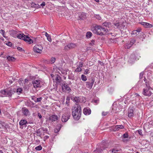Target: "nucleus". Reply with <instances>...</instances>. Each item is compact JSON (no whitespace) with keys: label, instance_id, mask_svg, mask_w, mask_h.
<instances>
[{"label":"nucleus","instance_id":"nucleus-24","mask_svg":"<svg viewBox=\"0 0 153 153\" xmlns=\"http://www.w3.org/2000/svg\"><path fill=\"white\" fill-rule=\"evenodd\" d=\"M7 59L10 62H14L16 60V59L14 57L10 56H7Z\"/></svg>","mask_w":153,"mask_h":153},{"label":"nucleus","instance_id":"nucleus-52","mask_svg":"<svg viewBox=\"0 0 153 153\" xmlns=\"http://www.w3.org/2000/svg\"><path fill=\"white\" fill-rule=\"evenodd\" d=\"M45 2L44 1H42V3L40 4V6H41L42 7V8H43V7L45 5Z\"/></svg>","mask_w":153,"mask_h":153},{"label":"nucleus","instance_id":"nucleus-42","mask_svg":"<svg viewBox=\"0 0 153 153\" xmlns=\"http://www.w3.org/2000/svg\"><path fill=\"white\" fill-rule=\"evenodd\" d=\"M128 137V135L127 132H126L123 135V137L124 138H127Z\"/></svg>","mask_w":153,"mask_h":153},{"label":"nucleus","instance_id":"nucleus-40","mask_svg":"<svg viewBox=\"0 0 153 153\" xmlns=\"http://www.w3.org/2000/svg\"><path fill=\"white\" fill-rule=\"evenodd\" d=\"M94 16L96 19L98 20H100L101 19V17L99 15H95Z\"/></svg>","mask_w":153,"mask_h":153},{"label":"nucleus","instance_id":"nucleus-5","mask_svg":"<svg viewBox=\"0 0 153 153\" xmlns=\"http://www.w3.org/2000/svg\"><path fill=\"white\" fill-rule=\"evenodd\" d=\"M95 81V79L94 78L91 77L90 79L89 80V81L86 82V87L88 89H91L92 87V86L94 83Z\"/></svg>","mask_w":153,"mask_h":153},{"label":"nucleus","instance_id":"nucleus-30","mask_svg":"<svg viewBox=\"0 0 153 153\" xmlns=\"http://www.w3.org/2000/svg\"><path fill=\"white\" fill-rule=\"evenodd\" d=\"M36 135L37 136L41 137L42 135V133L40 129H39L36 130Z\"/></svg>","mask_w":153,"mask_h":153},{"label":"nucleus","instance_id":"nucleus-14","mask_svg":"<svg viewBox=\"0 0 153 153\" xmlns=\"http://www.w3.org/2000/svg\"><path fill=\"white\" fill-rule=\"evenodd\" d=\"M62 88L63 91L65 92H69L71 90V89L69 87L68 85L66 84H64L62 86Z\"/></svg>","mask_w":153,"mask_h":153},{"label":"nucleus","instance_id":"nucleus-49","mask_svg":"<svg viewBox=\"0 0 153 153\" xmlns=\"http://www.w3.org/2000/svg\"><path fill=\"white\" fill-rule=\"evenodd\" d=\"M137 33L136 32V31L135 30H134L132 32L131 34L132 35H135V36H136L138 34H137Z\"/></svg>","mask_w":153,"mask_h":153},{"label":"nucleus","instance_id":"nucleus-27","mask_svg":"<svg viewBox=\"0 0 153 153\" xmlns=\"http://www.w3.org/2000/svg\"><path fill=\"white\" fill-rule=\"evenodd\" d=\"M102 25L106 27H109L111 25V23L110 22H105L102 24Z\"/></svg>","mask_w":153,"mask_h":153},{"label":"nucleus","instance_id":"nucleus-64","mask_svg":"<svg viewBox=\"0 0 153 153\" xmlns=\"http://www.w3.org/2000/svg\"><path fill=\"white\" fill-rule=\"evenodd\" d=\"M95 1L97 2H99V0H95Z\"/></svg>","mask_w":153,"mask_h":153},{"label":"nucleus","instance_id":"nucleus-43","mask_svg":"<svg viewBox=\"0 0 153 153\" xmlns=\"http://www.w3.org/2000/svg\"><path fill=\"white\" fill-rule=\"evenodd\" d=\"M112 153H117L118 150L116 149H113L111 150Z\"/></svg>","mask_w":153,"mask_h":153},{"label":"nucleus","instance_id":"nucleus-53","mask_svg":"<svg viewBox=\"0 0 153 153\" xmlns=\"http://www.w3.org/2000/svg\"><path fill=\"white\" fill-rule=\"evenodd\" d=\"M108 112H102V116H105L108 114Z\"/></svg>","mask_w":153,"mask_h":153},{"label":"nucleus","instance_id":"nucleus-60","mask_svg":"<svg viewBox=\"0 0 153 153\" xmlns=\"http://www.w3.org/2000/svg\"><path fill=\"white\" fill-rule=\"evenodd\" d=\"M128 140L127 139H124V140H123V141L124 142H127Z\"/></svg>","mask_w":153,"mask_h":153},{"label":"nucleus","instance_id":"nucleus-13","mask_svg":"<svg viewBox=\"0 0 153 153\" xmlns=\"http://www.w3.org/2000/svg\"><path fill=\"white\" fill-rule=\"evenodd\" d=\"M22 112L24 116H29L30 114L29 111L26 107H23L22 108Z\"/></svg>","mask_w":153,"mask_h":153},{"label":"nucleus","instance_id":"nucleus-1","mask_svg":"<svg viewBox=\"0 0 153 153\" xmlns=\"http://www.w3.org/2000/svg\"><path fill=\"white\" fill-rule=\"evenodd\" d=\"M10 34L13 37L16 36L17 38L23 40L29 44H31L33 42V40L27 35H25L23 33L17 34L18 32L14 30H12L10 31Z\"/></svg>","mask_w":153,"mask_h":153},{"label":"nucleus","instance_id":"nucleus-15","mask_svg":"<svg viewBox=\"0 0 153 153\" xmlns=\"http://www.w3.org/2000/svg\"><path fill=\"white\" fill-rule=\"evenodd\" d=\"M124 126L122 125H116L113 127L112 129L113 131H118L120 129L124 128Z\"/></svg>","mask_w":153,"mask_h":153},{"label":"nucleus","instance_id":"nucleus-50","mask_svg":"<svg viewBox=\"0 0 153 153\" xmlns=\"http://www.w3.org/2000/svg\"><path fill=\"white\" fill-rule=\"evenodd\" d=\"M45 62L47 64H51V62L50 59L45 60Z\"/></svg>","mask_w":153,"mask_h":153},{"label":"nucleus","instance_id":"nucleus-16","mask_svg":"<svg viewBox=\"0 0 153 153\" xmlns=\"http://www.w3.org/2000/svg\"><path fill=\"white\" fill-rule=\"evenodd\" d=\"M128 117L129 118H131L133 117L134 115V110L132 108L129 107L128 110Z\"/></svg>","mask_w":153,"mask_h":153},{"label":"nucleus","instance_id":"nucleus-22","mask_svg":"<svg viewBox=\"0 0 153 153\" xmlns=\"http://www.w3.org/2000/svg\"><path fill=\"white\" fill-rule=\"evenodd\" d=\"M27 123V121L26 120L24 119L21 120L19 122V124L20 126V128H23L24 125H25Z\"/></svg>","mask_w":153,"mask_h":153},{"label":"nucleus","instance_id":"nucleus-46","mask_svg":"<svg viewBox=\"0 0 153 153\" xmlns=\"http://www.w3.org/2000/svg\"><path fill=\"white\" fill-rule=\"evenodd\" d=\"M89 70L88 69H86L85 70V72L84 73V74H89Z\"/></svg>","mask_w":153,"mask_h":153},{"label":"nucleus","instance_id":"nucleus-44","mask_svg":"<svg viewBox=\"0 0 153 153\" xmlns=\"http://www.w3.org/2000/svg\"><path fill=\"white\" fill-rule=\"evenodd\" d=\"M95 41L94 40H92L91 41V42L89 43L90 45L93 46L95 45Z\"/></svg>","mask_w":153,"mask_h":153},{"label":"nucleus","instance_id":"nucleus-4","mask_svg":"<svg viewBox=\"0 0 153 153\" xmlns=\"http://www.w3.org/2000/svg\"><path fill=\"white\" fill-rule=\"evenodd\" d=\"M109 147V146L108 144L105 143L102 145V146L100 149L97 148L96 150L94 151L93 152L94 153H102L103 150H104L105 148H108Z\"/></svg>","mask_w":153,"mask_h":153},{"label":"nucleus","instance_id":"nucleus-8","mask_svg":"<svg viewBox=\"0 0 153 153\" xmlns=\"http://www.w3.org/2000/svg\"><path fill=\"white\" fill-rule=\"evenodd\" d=\"M152 88H143V90L142 93L145 96L148 97L150 96L152 94V92L150 91V90Z\"/></svg>","mask_w":153,"mask_h":153},{"label":"nucleus","instance_id":"nucleus-2","mask_svg":"<svg viewBox=\"0 0 153 153\" xmlns=\"http://www.w3.org/2000/svg\"><path fill=\"white\" fill-rule=\"evenodd\" d=\"M72 115L75 120H78L81 115L82 110L80 105L76 104L72 108Z\"/></svg>","mask_w":153,"mask_h":153},{"label":"nucleus","instance_id":"nucleus-56","mask_svg":"<svg viewBox=\"0 0 153 153\" xmlns=\"http://www.w3.org/2000/svg\"><path fill=\"white\" fill-rule=\"evenodd\" d=\"M7 45L10 46H11L12 45V43L10 42H9Z\"/></svg>","mask_w":153,"mask_h":153},{"label":"nucleus","instance_id":"nucleus-20","mask_svg":"<svg viewBox=\"0 0 153 153\" xmlns=\"http://www.w3.org/2000/svg\"><path fill=\"white\" fill-rule=\"evenodd\" d=\"M108 30L107 29L101 26V33H100V35H105L107 33Z\"/></svg>","mask_w":153,"mask_h":153},{"label":"nucleus","instance_id":"nucleus-37","mask_svg":"<svg viewBox=\"0 0 153 153\" xmlns=\"http://www.w3.org/2000/svg\"><path fill=\"white\" fill-rule=\"evenodd\" d=\"M132 46L131 44L130 43L128 42L127 43L125 47V48L126 49H129V48L131 46Z\"/></svg>","mask_w":153,"mask_h":153},{"label":"nucleus","instance_id":"nucleus-58","mask_svg":"<svg viewBox=\"0 0 153 153\" xmlns=\"http://www.w3.org/2000/svg\"><path fill=\"white\" fill-rule=\"evenodd\" d=\"M49 138V136H48V135L45 136L44 137L45 140H46L47 139H48Z\"/></svg>","mask_w":153,"mask_h":153},{"label":"nucleus","instance_id":"nucleus-57","mask_svg":"<svg viewBox=\"0 0 153 153\" xmlns=\"http://www.w3.org/2000/svg\"><path fill=\"white\" fill-rule=\"evenodd\" d=\"M137 33H139L140 32L141 30V29L140 28H138L137 30H135Z\"/></svg>","mask_w":153,"mask_h":153},{"label":"nucleus","instance_id":"nucleus-17","mask_svg":"<svg viewBox=\"0 0 153 153\" xmlns=\"http://www.w3.org/2000/svg\"><path fill=\"white\" fill-rule=\"evenodd\" d=\"M91 109L88 107L84 108L83 110V113L85 115H89L91 114Z\"/></svg>","mask_w":153,"mask_h":153},{"label":"nucleus","instance_id":"nucleus-3","mask_svg":"<svg viewBox=\"0 0 153 153\" xmlns=\"http://www.w3.org/2000/svg\"><path fill=\"white\" fill-rule=\"evenodd\" d=\"M16 89L11 88L10 89L5 90L3 89L1 90L0 91V93L3 95V96L1 97H11L12 95L14 93L16 92Z\"/></svg>","mask_w":153,"mask_h":153},{"label":"nucleus","instance_id":"nucleus-62","mask_svg":"<svg viewBox=\"0 0 153 153\" xmlns=\"http://www.w3.org/2000/svg\"><path fill=\"white\" fill-rule=\"evenodd\" d=\"M52 45H56V43L55 42H53Z\"/></svg>","mask_w":153,"mask_h":153},{"label":"nucleus","instance_id":"nucleus-38","mask_svg":"<svg viewBox=\"0 0 153 153\" xmlns=\"http://www.w3.org/2000/svg\"><path fill=\"white\" fill-rule=\"evenodd\" d=\"M35 149L36 150L40 151L42 149V147L41 145H39L36 147Z\"/></svg>","mask_w":153,"mask_h":153},{"label":"nucleus","instance_id":"nucleus-25","mask_svg":"<svg viewBox=\"0 0 153 153\" xmlns=\"http://www.w3.org/2000/svg\"><path fill=\"white\" fill-rule=\"evenodd\" d=\"M31 6L32 7L36 8H39L40 7V5L38 4H36L34 2H32L31 4Z\"/></svg>","mask_w":153,"mask_h":153},{"label":"nucleus","instance_id":"nucleus-26","mask_svg":"<svg viewBox=\"0 0 153 153\" xmlns=\"http://www.w3.org/2000/svg\"><path fill=\"white\" fill-rule=\"evenodd\" d=\"M22 89L21 88H17V89H16V91L17 94L19 95L22 93Z\"/></svg>","mask_w":153,"mask_h":153},{"label":"nucleus","instance_id":"nucleus-54","mask_svg":"<svg viewBox=\"0 0 153 153\" xmlns=\"http://www.w3.org/2000/svg\"><path fill=\"white\" fill-rule=\"evenodd\" d=\"M38 116L39 117L40 119H41L42 118V116L39 113H38Z\"/></svg>","mask_w":153,"mask_h":153},{"label":"nucleus","instance_id":"nucleus-33","mask_svg":"<svg viewBox=\"0 0 153 153\" xmlns=\"http://www.w3.org/2000/svg\"><path fill=\"white\" fill-rule=\"evenodd\" d=\"M74 101L76 103L80 101L79 98L78 97H75L74 98Z\"/></svg>","mask_w":153,"mask_h":153},{"label":"nucleus","instance_id":"nucleus-34","mask_svg":"<svg viewBox=\"0 0 153 153\" xmlns=\"http://www.w3.org/2000/svg\"><path fill=\"white\" fill-rule=\"evenodd\" d=\"M42 97L36 98V100H34V101L35 102H39L42 100Z\"/></svg>","mask_w":153,"mask_h":153},{"label":"nucleus","instance_id":"nucleus-29","mask_svg":"<svg viewBox=\"0 0 153 153\" xmlns=\"http://www.w3.org/2000/svg\"><path fill=\"white\" fill-rule=\"evenodd\" d=\"M144 80L146 83V88H152L150 86V85L149 83V82H147V81L146 80V79L145 77L144 78Z\"/></svg>","mask_w":153,"mask_h":153},{"label":"nucleus","instance_id":"nucleus-31","mask_svg":"<svg viewBox=\"0 0 153 153\" xmlns=\"http://www.w3.org/2000/svg\"><path fill=\"white\" fill-rule=\"evenodd\" d=\"M92 35V33L91 32L89 31L86 34V36L87 38H89L91 37Z\"/></svg>","mask_w":153,"mask_h":153},{"label":"nucleus","instance_id":"nucleus-18","mask_svg":"<svg viewBox=\"0 0 153 153\" xmlns=\"http://www.w3.org/2000/svg\"><path fill=\"white\" fill-rule=\"evenodd\" d=\"M136 58L134 54H131L129 58L128 62L131 63H133L136 59Z\"/></svg>","mask_w":153,"mask_h":153},{"label":"nucleus","instance_id":"nucleus-45","mask_svg":"<svg viewBox=\"0 0 153 153\" xmlns=\"http://www.w3.org/2000/svg\"><path fill=\"white\" fill-rule=\"evenodd\" d=\"M82 69L80 67H77L75 70V71L76 72H79L81 71Z\"/></svg>","mask_w":153,"mask_h":153},{"label":"nucleus","instance_id":"nucleus-11","mask_svg":"<svg viewBox=\"0 0 153 153\" xmlns=\"http://www.w3.org/2000/svg\"><path fill=\"white\" fill-rule=\"evenodd\" d=\"M41 81L39 79L35 80L33 81L32 83L33 85V87L35 88H40L41 87L40 85Z\"/></svg>","mask_w":153,"mask_h":153},{"label":"nucleus","instance_id":"nucleus-7","mask_svg":"<svg viewBox=\"0 0 153 153\" xmlns=\"http://www.w3.org/2000/svg\"><path fill=\"white\" fill-rule=\"evenodd\" d=\"M76 46L75 44L71 43H68L67 45H65L64 48V50L65 51H67L69 50L75 48Z\"/></svg>","mask_w":153,"mask_h":153},{"label":"nucleus","instance_id":"nucleus-59","mask_svg":"<svg viewBox=\"0 0 153 153\" xmlns=\"http://www.w3.org/2000/svg\"><path fill=\"white\" fill-rule=\"evenodd\" d=\"M17 49L20 51H22V48H20V47H18L17 48Z\"/></svg>","mask_w":153,"mask_h":153},{"label":"nucleus","instance_id":"nucleus-12","mask_svg":"<svg viewBox=\"0 0 153 153\" xmlns=\"http://www.w3.org/2000/svg\"><path fill=\"white\" fill-rule=\"evenodd\" d=\"M94 33L100 35V33H101V26H96L92 29Z\"/></svg>","mask_w":153,"mask_h":153},{"label":"nucleus","instance_id":"nucleus-9","mask_svg":"<svg viewBox=\"0 0 153 153\" xmlns=\"http://www.w3.org/2000/svg\"><path fill=\"white\" fill-rule=\"evenodd\" d=\"M70 117V114L69 113H65L62 117V121L63 122H67L69 119Z\"/></svg>","mask_w":153,"mask_h":153},{"label":"nucleus","instance_id":"nucleus-35","mask_svg":"<svg viewBox=\"0 0 153 153\" xmlns=\"http://www.w3.org/2000/svg\"><path fill=\"white\" fill-rule=\"evenodd\" d=\"M136 40L134 39H131L130 42H128L130 43L131 44L132 46L135 42Z\"/></svg>","mask_w":153,"mask_h":153},{"label":"nucleus","instance_id":"nucleus-19","mask_svg":"<svg viewBox=\"0 0 153 153\" xmlns=\"http://www.w3.org/2000/svg\"><path fill=\"white\" fill-rule=\"evenodd\" d=\"M78 16L79 18L81 20H84L86 18V14L84 13H78Z\"/></svg>","mask_w":153,"mask_h":153},{"label":"nucleus","instance_id":"nucleus-63","mask_svg":"<svg viewBox=\"0 0 153 153\" xmlns=\"http://www.w3.org/2000/svg\"><path fill=\"white\" fill-rule=\"evenodd\" d=\"M0 153H3V152L1 150H0Z\"/></svg>","mask_w":153,"mask_h":153},{"label":"nucleus","instance_id":"nucleus-32","mask_svg":"<svg viewBox=\"0 0 153 153\" xmlns=\"http://www.w3.org/2000/svg\"><path fill=\"white\" fill-rule=\"evenodd\" d=\"M81 79L82 81H85L87 80L86 77L83 74L81 75Z\"/></svg>","mask_w":153,"mask_h":153},{"label":"nucleus","instance_id":"nucleus-51","mask_svg":"<svg viewBox=\"0 0 153 153\" xmlns=\"http://www.w3.org/2000/svg\"><path fill=\"white\" fill-rule=\"evenodd\" d=\"M144 23L145 24H144V25H145L146 27H149V26L151 25H150L149 24L145 22Z\"/></svg>","mask_w":153,"mask_h":153},{"label":"nucleus","instance_id":"nucleus-28","mask_svg":"<svg viewBox=\"0 0 153 153\" xmlns=\"http://www.w3.org/2000/svg\"><path fill=\"white\" fill-rule=\"evenodd\" d=\"M45 35L47 38L48 40L50 42H51L52 40L50 35L46 32L45 33Z\"/></svg>","mask_w":153,"mask_h":153},{"label":"nucleus","instance_id":"nucleus-6","mask_svg":"<svg viewBox=\"0 0 153 153\" xmlns=\"http://www.w3.org/2000/svg\"><path fill=\"white\" fill-rule=\"evenodd\" d=\"M126 23L124 22H117L114 23V25L117 28L120 29H123L125 26Z\"/></svg>","mask_w":153,"mask_h":153},{"label":"nucleus","instance_id":"nucleus-36","mask_svg":"<svg viewBox=\"0 0 153 153\" xmlns=\"http://www.w3.org/2000/svg\"><path fill=\"white\" fill-rule=\"evenodd\" d=\"M136 40L134 39H131L130 42H128L130 43L131 44L132 46L135 42Z\"/></svg>","mask_w":153,"mask_h":153},{"label":"nucleus","instance_id":"nucleus-39","mask_svg":"<svg viewBox=\"0 0 153 153\" xmlns=\"http://www.w3.org/2000/svg\"><path fill=\"white\" fill-rule=\"evenodd\" d=\"M56 58L54 57H52L50 60V62H51V64H53L54 63L55 60H56Z\"/></svg>","mask_w":153,"mask_h":153},{"label":"nucleus","instance_id":"nucleus-10","mask_svg":"<svg viewBox=\"0 0 153 153\" xmlns=\"http://www.w3.org/2000/svg\"><path fill=\"white\" fill-rule=\"evenodd\" d=\"M43 49L42 46L41 45H36L33 47V51L35 52L41 53Z\"/></svg>","mask_w":153,"mask_h":153},{"label":"nucleus","instance_id":"nucleus-48","mask_svg":"<svg viewBox=\"0 0 153 153\" xmlns=\"http://www.w3.org/2000/svg\"><path fill=\"white\" fill-rule=\"evenodd\" d=\"M137 131L138 132V134H139V135H142V136L143 135L141 130L140 129V130H138Z\"/></svg>","mask_w":153,"mask_h":153},{"label":"nucleus","instance_id":"nucleus-47","mask_svg":"<svg viewBox=\"0 0 153 153\" xmlns=\"http://www.w3.org/2000/svg\"><path fill=\"white\" fill-rule=\"evenodd\" d=\"M62 127V125H61V124H58L57 125V126H56V128H58V130L59 131H60Z\"/></svg>","mask_w":153,"mask_h":153},{"label":"nucleus","instance_id":"nucleus-23","mask_svg":"<svg viewBox=\"0 0 153 153\" xmlns=\"http://www.w3.org/2000/svg\"><path fill=\"white\" fill-rule=\"evenodd\" d=\"M54 79L55 80V82L57 84H60L62 81L61 78L58 75L56 76Z\"/></svg>","mask_w":153,"mask_h":153},{"label":"nucleus","instance_id":"nucleus-55","mask_svg":"<svg viewBox=\"0 0 153 153\" xmlns=\"http://www.w3.org/2000/svg\"><path fill=\"white\" fill-rule=\"evenodd\" d=\"M59 131L58 130V128H56L55 129H54V132L55 133H57Z\"/></svg>","mask_w":153,"mask_h":153},{"label":"nucleus","instance_id":"nucleus-21","mask_svg":"<svg viewBox=\"0 0 153 153\" xmlns=\"http://www.w3.org/2000/svg\"><path fill=\"white\" fill-rule=\"evenodd\" d=\"M59 117L56 114L53 115L49 117V119L52 122L57 120Z\"/></svg>","mask_w":153,"mask_h":153},{"label":"nucleus","instance_id":"nucleus-61","mask_svg":"<svg viewBox=\"0 0 153 153\" xmlns=\"http://www.w3.org/2000/svg\"><path fill=\"white\" fill-rule=\"evenodd\" d=\"M82 66V63L81 64H79V65L78 67H80V68H81Z\"/></svg>","mask_w":153,"mask_h":153},{"label":"nucleus","instance_id":"nucleus-41","mask_svg":"<svg viewBox=\"0 0 153 153\" xmlns=\"http://www.w3.org/2000/svg\"><path fill=\"white\" fill-rule=\"evenodd\" d=\"M0 33L1 34L2 36L4 38L6 37L4 36L5 31L4 30L1 29L0 30Z\"/></svg>","mask_w":153,"mask_h":153}]
</instances>
